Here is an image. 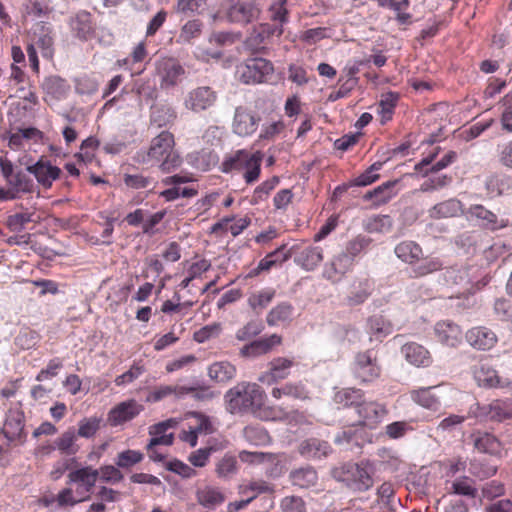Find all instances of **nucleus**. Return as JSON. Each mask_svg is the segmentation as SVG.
<instances>
[{
  "mask_svg": "<svg viewBox=\"0 0 512 512\" xmlns=\"http://www.w3.org/2000/svg\"><path fill=\"white\" fill-rule=\"evenodd\" d=\"M174 146L173 134L162 131L151 140L148 149L137 152L136 158L142 164L158 165L162 172H170L182 164V159Z\"/></svg>",
  "mask_w": 512,
  "mask_h": 512,
  "instance_id": "obj_1",
  "label": "nucleus"
},
{
  "mask_svg": "<svg viewBox=\"0 0 512 512\" xmlns=\"http://www.w3.org/2000/svg\"><path fill=\"white\" fill-rule=\"evenodd\" d=\"M477 272L476 267L452 266L441 274L443 285L459 289L457 297L463 296L465 299V303L461 304L463 308L472 307L475 304L473 295L490 281L486 275L478 279Z\"/></svg>",
  "mask_w": 512,
  "mask_h": 512,
  "instance_id": "obj_2",
  "label": "nucleus"
},
{
  "mask_svg": "<svg viewBox=\"0 0 512 512\" xmlns=\"http://www.w3.org/2000/svg\"><path fill=\"white\" fill-rule=\"evenodd\" d=\"M266 400V393L256 383L242 382L225 394L227 410L232 414L251 412Z\"/></svg>",
  "mask_w": 512,
  "mask_h": 512,
  "instance_id": "obj_3",
  "label": "nucleus"
},
{
  "mask_svg": "<svg viewBox=\"0 0 512 512\" xmlns=\"http://www.w3.org/2000/svg\"><path fill=\"white\" fill-rule=\"evenodd\" d=\"M222 9L229 23L240 25L256 21L261 12L256 0H225Z\"/></svg>",
  "mask_w": 512,
  "mask_h": 512,
  "instance_id": "obj_4",
  "label": "nucleus"
},
{
  "mask_svg": "<svg viewBox=\"0 0 512 512\" xmlns=\"http://www.w3.org/2000/svg\"><path fill=\"white\" fill-rule=\"evenodd\" d=\"M273 71L272 63L264 58L248 59L237 67L239 79L245 84L265 82Z\"/></svg>",
  "mask_w": 512,
  "mask_h": 512,
  "instance_id": "obj_5",
  "label": "nucleus"
},
{
  "mask_svg": "<svg viewBox=\"0 0 512 512\" xmlns=\"http://www.w3.org/2000/svg\"><path fill=\"white\" fill-rule=\"evenodd\" d=\"M373 468L368 462L350 464L343 471L342 481L353 491H367L373 485Z\"/></svg>",
  "mask_w": 512,
  "mask_h": 512,
  "instance_id": "obj_6",
  "label": "nucleus"
},
{
  "mask_svg": "<svg viewBox=\"0 0 512 512\" xmlns=\"http://www.w3.org/2000/svg\"><path fill=\"white\" fill-rule=\"evenodd\" d=\"M452 391L453 389L448 386L436 385L412 389L409 392V396L410 399L420 407L437 411L441 407L443 396Z\"/></svg>",
  "mask_w": 512,
  "mask_h": 512,
  "instance_id": "obj_7",
  "label": "nucleus"
},
{
  "mask_svg": "<svg viewBox=\"0 0 512 512\" xmlns=\"http://www.w3.org/2000/svg\"><path fill=\"white\" fill-rule=\"evenodd\" d=\"M357 415V419L351 421V426H365L373 429L382 421L386 414V409L381 404L373 401H362L354 408L352 415Z\"/></svg>",
  "mask_w": 512,
  "mask_h": 512,
  "instance_id": "obj_8",
  "label": "nucleus"
},
{
  "mask_svg": "<svg viewBox=\"0 0 512 512\" xmlns=\"http://www.w3.org/2000/svg\"><path fill=\"white\" fill-rule=\"evenodd\" d=\"M355 377L362 382H372L381 374L376 354L372 350L360 352L355 356L353 364Z\"/></svg>",
  "mask_w": 512,
  "mask_h": 512,
  "instance_id": "obj_9",
  "label": "nucleus"
},
{
  "mask_svg": "<svg viewBox=\"0 0 512 512\" xmlns=\"http://www.w3.org/2000/svg\"><path fill=\"white\" fill-rule=\"evenodd\" d=\"M217 101V93L209 86H200L190 90L184 97L186 109L200 113L206 111Z\"/></svg>",
  "mask_w": 512,
  "mask_h": 512,
  "instance_id": "obj_10",
  "label": "nucleus"
},
{
  "mask_svg": "<svg viewBox=\"0 0 512 512\" xmlns=\"http://www.w3.org/2000/svg\"><path fill=\"white\" fill-rule=\"evenodd\" d=\"M67 484H76L78 495H84L88 499L98 479V470L92 466H82L68 473Z\"/></svg>",
  "mask_w": 512,
  "mask_h": 512,
  "instance_id": "obj_11",
  "label": "nucleus"
},
{
  "mask_svg": "<svg viewBox=\"0 0 512 512\" xmlns=\"http://www.w3.org/2000/svg\"><path fill=\"white\" fill-rule=\"evenodd\" d=\"M474 378L480 387L512 389V378L499 375L497 370L487 364L475 368Z\"/></svg>",
  "mask_w": 512,
  "mask_h": 512,
  "instance_id": "obj_12",
  "label": "nucleus"
},
{
  "mask_svg": "<svg viewBox=\"0 0 512 512\" xmlns=\"http://www.w3.org/2000/svg\"><path fill=\"white\" fill-rule=\"evenodd\" d=\"M26 170L35 177L39 185L46 189L50 188L61 174L60 168L52 165L51 162L44 157H41L33 164L27 165Z\"/></svg>",
  "mask_w": 512,
  "mask_h": 512,
  "instance_id": "obj_13",
  "label": "nucleus"
},
{
  "mask_svg": "<svg viewBox=\"0 0 512 512\" xmlns=\"http://www.w3.org/2000/svg\"><path fill=\"white\" fill-rule=\"evenodd\" d=\"M25 416L20 408H11L6 414L3 433L9 441L19 440L24 442L26 433L24 431Z\"/></svg>",
  "mask_w": 512,
  "mask_h": 512,
  "instance_id": "obj_14",
  "label": "nucleus"
},
{
  "mask_svg": "<svg viewBox=\"0 0 512 512\" xmlns=\"http://www.w3.org/2000/svg\"><path fill=\"white\" fill-rule=\"evenodd\" d=\"M465 339L471 347L480 351L492 349L498 341L496 333L485 326L469 329L465 334Z\"/></svg>",
  "mask_w": 512,
  "mask_h": 512,
  "instance_id": "obj_15",
  "label": "nucleus"
},
{
  "mask_svg": "<svg viewBox=\"0 0 512 512\" xmlns=\"http://www.w3.org/2000/svg\"><path fill=\"white\" fill-rule=\"evenodd\" d=\"M434 333L437 340L448 347L459 346L463 339L461 327L451 320L437 322L434 326Z\"/></svg>",
  "mask_w": 512,
  "mask_h": 512,
  "instance_id": "obj_16",
  "label": "nucleus"
},
{
  "mask_svg": "<svg viewBox=\"0 0 512 512\" xmlns=\"http://www.w3.org/2000/svg\"><path fill=\"white\" fill-rule=\"evenodd\" d=\"M352 256L341 252L327 262L323 269V277L332 283L339 282L353 265Z\"/></svg>",
  "mask_w": 512,
  "mask_h": 512,
  "instance_id": "obj_17",
  "label": "nucleus"
},
{
  "mask_svg": "<svg viewBox=\"0 0 512 512\" xmlns=\"http://www.w3.org/2000/svg\"><path fill=\"white\" fill-rule=\"evenodd\" d=\"M260 117L252 111L238 107L235 110L233 131L235 134L245 137L252 135L258 128Z\"/></svg>",
  "mask_w": 512,
  "mask_h": 512,
  "instance_id": "obj_18",
  "label": "nucleus"
},
{
  "mask_svg": "<svg viewBox=\"0 0 512 512\" xmlns=\"http://www.w3.org/2000/svg\"><path fill=\"white\" fill-rule=\"evenodd\" d=\"M144 406L134 399L123 401L109 412V422L113 426L121 425L137 417Z\"/></svg>",
  "mask_w": 512,
  "mask_h": 512,
  "instance_id": "obj_19",
  "label": "nucleus"
},
{
  "mask_svg": "<svg viewBox=\"0 0 512 512\" xmlns=\"http://www.w3.org/2000/svg\"><path fill=\"white\" fill-rule=\"evenodd\" d=\"M467 214L478 220L479 225L485 229L496 231L508 226L509 221L505 218H498L492 211L486 209L482 205H472Z\"/></svg>",
  "mask_w": 512,
  "mask_h": 512,
  "instance_id": "obj_20",
  "label": "nucleus"
},
{
  "mask_svg": "<svg viewBox=\"0 0 512 512\" xmlns=\"http://www.w3.org/2000/svg\"><path fill=\"white\" fill-rule=\"evenodd\" d=\"M178 421L174 418L161 421L149 427V448L152 446H171L173 444L174 435L169 430L174 429Z\"/></svg>",
  "mask_w": 512,
  "mask_h": 512,
  "instance_id": "obj_21",
  "label": "nucleus"
},
{
  "mask_svg": "<svg viewBox=\"0 0 512 512\" xmlns=\"http://www.w3.org/2000/svg\"><path fill=\"white\" fill-rule=\"evenodd\" d=\"M293 364V361L288 358H275L269 363V370L258 377V381L266 385H272L283 380L289 376Z\"/></svg>",
  "mask_w": 512,
  "mask_h": 512,
  "instance_id": "obj_22",
  "label": "nucleus"
},
{
  "mask_svg": "<svg viewBox=\"0 0 512 512\" xmlns=\"http://www.w3.org/2000/svg\"><path fill=\"white\" fill-rule=\"evenodd\" d=\"M406 361L415 367H429L432 363L430 352L422 345L410 342L406 343L401 348Z\"/></svg>",
  "mask_w": 512,
  "mask_h": 512,
  "instance_id": "obj_23",
  "label": "nucleus"
},
{
  "mask_svg": "<svg viewBox=\"0 0 512 512\" xmlns=\"http://www.w3.org/2000/svg\"><path fill=\"white\" fill-rule=\"evenodd\" d=\"M461 214H463V204L456 198L436 203L428 210V215L432 219L452 218Z\"/></svg>",
  "mask_w": 512,
  "mask_h": 512,
  "instance_id": "obj_24",
  "label": "nucleus"
},
{
  "mask_svg": "<svg viewBox=\"0 0 512 512\" xmlns=\"http://www.w3.org/2000/svg\"><path fill=\"white\" fill-rule=\"evenodd\" d=\"M298 451L306 459L317 460L326 457L330 453L331 447L326 441L309 438L300 443Z\"/></svg>",
  "mask_w": 512,
  "mask_h": 512,
  "instance_id": "obj_25",
  "label": "nucleus"
},
{
  "mask_svg": "<svg viewBox=\"0 0 512 512\" xmlns=\"http://www.w3.org/2000/svg\"><path fill=\"white\" fill-rule=\"evenodd\" d=\"M158 73L160 76L161 88L167 89L180 82L181 77L184 74V69L180 64L169 60L159 65Z\"/></svg>",
  "mask_w": 512,
  "mask_h": 512,
  "instance_id": "obj_26",
  "label": "nucleus"
},
{
  "mask_svg": "<svg viewBox=\"0 0 512 512\" xmlns=\"http://www.w3.org/2000/svg\"><path fill=\"white\" fill-rule=\"evenodd\" d=\"M323 260V251L318 246H306L295 256V263L306 271L314 270Z\"/></svg>",
  "mask_w": 512,
  "mask_h": 512,
  "instance_id": "obj_27",
  "label": "nucleus"
},
{
  "mask_svg": "<svg viewBox=\"0 0 512 512\" xmlns=\"http://www.w3.org/2000/svg\"><path fill=\"white\" fill-rule=\"evenodd\" d=\"M197 502L206 509H215L221 505L225 496L218 487L205 485L196 490Z\"/></svg>",
  "mask_w": 512,
  "mask_h": 512,
  "instance_id": "obj_28",
  "label": "nucleus"
},
{
  "mask_svg": "<svg viewBox=\"0 0 512 512\" xmlns=\"http://www.w3.org/2000/svg\"><path fill=\"white\" fill-rule=\"evenodd\" d=\"M70 27L77 38L88 40L94 32L91 14L86 11L78 12L70 20Z\"/></svg>",
  "mask_w": 512,
  "mask_h": 512,
  "instance_id": "obj_29",
  "label": "nucleus"
},
{
  "mask_svg": "<svg viewBox=\"0 0 512 512\" xmlns=\"http://www.w3.org/2000/svg\"><path fill=\"white\" fill-rule=\"evenodd\" d=\"M42 89L51 100L60 101L67 97L70 86L59 76H49L44 79Z\"/></svg>",
  "mask_w": 512,
  "mask_h": 512,
  "instance_id": "obj_30",
  "label": "nucleus"
},
{
  "mask_svg": "<svg viewBox=\"0 0 512 512\" xmlns=\"http://www.w3.org/2000/svg\"><path fill=\"white\" fill-rule=\"evenodd\" d=\"M474 447L482 453L495 455L500 452L501 443L491 433L476 431L471 435Z\"/></svg>",
  "mask_w": 512,
  "mask_h": 512,
  "instance_id": "obj_31",
  "label": "nucleus"
},
{
  "mask_svg": "<svg viewBox=\"0 0 512 512\" xmlns=\"http://www.w3.org/2000/svg\"><path fill=\"white\" fill-rule=\"evenodd\" d=\"M287 0H277L271 4L269 12L270 18L275 23L271 28L272 35L281 36L284 32L283 25L288 22Z\"/></svg>",
  "mask_w": 512,
  "mask_h": 512,
  "instance_id": "obj_32",
  "label": "nucleus"
},
{
  "mask_svg": "<svg viewBox=\"0 0 512 512\" xmlns=\"http://www.w3.org/2000/svg\"><path fill=\"white\" fill-rule=\"evenodd\" d=\"M397 181H387L364 195L365 200H372L375 206L389 202L397 192L394 190Z\"/></svg>",
  "mask_w": 512,
  "mask_h": 512,
  "instance_id": "obj_33",
  "label": "nucleus"
},
{
  "mask_svg": "<svg viewBox=\"0 0 512 512\" xmlns=\"http://www.w3.org/2000/svg\"><path fill=\"white\" fill-rule=\"evenodd\" d=\"M363 399V393L360 389L344 388L335 393L334 401L337 404L347 408V415L352 416L354 408L359 405Z\"/></svg>",
  "mask_w": 512,
  "mask_h": 512,
  "instance_id": "obj_34",
  "label": "nucleus"
},
{
  "mask_svg": "<svg viewBox=\"0 0 512 512\" xmlns=\"http://www.w3.org/2000/svg\"><path fill=\"white\" fill-rule=\"evenodd\" d=\"M485 186L490 197H498L512 189V178L505 174L492 175L487 178Z\"/></svg>",
  "mask_w": 512,
  "mask_h": 512,
  "instance_id": "obj_35",
  "label": "nucleus"
},
{
  "mask_svg": "<svg viewBox=\"0 0 512 512\" xmlns=\"http://www.w3.org/2000/svg\"><path fill=\"white\" fill-rule=\"evenodd\" d=\"M394 252L403 262L413 264L422 256V248L414 241H402L396 245Z\"/></svg>",
  "mask_w": 512,
  "mask_h": 512,
  "instance_id": "obj_36",
  "label": "nucleus"
},
{
  "mask_svg": "<svg viewBox=\"0 0 512 512\" xmlns=\"http://www.w3.org/2000/svg\"><path fill=\"white\" fill-rule=\"evenodd\" d=\"M292 484L300 488L314 486L318 480L316 470L311 466L296 469L290 473Z\"/></svg>",
  "mask_w": 512,
  "mask_h": 512,
  "instance_id": "obj_37",
  "label": "nucleus"
},
{
  "mask_svg": "<svg viewBox=\"0 0 512 512\" xmlns=\"http://www.w3.org/2000/svg\"><path fill=\"white\" fill-rule=\"evenodd\" d=\"M208 375L217 382H227L236 375V368L227 361L215 362L209 366Z\"/></svg>",
  "mask_w": 512,
  "mask_h": 512,
  "instance_id": "obj_38",
  "label": "nucleus"
},
{
  "mask_svg": "<svg viewBox=\"0 0 512 512\" xmlns=\"http://www.w3.org/2000/svg\"><path fill=\"white\" fill-rule=\"evenodd\" d=\"M271 395L277 400L281 399L282 397H290L303 400L308 397V392L306 391L304 385L301 383H287L282 387L273 388Z\"/></svg>",
  "mask_w": 512,
  "mask_h": 512,
  "instance_id": "obj_39",
  "label": "nucleus"
},
{
  "mask_svg": "<svg viewBox=\"0 0 512 512\" xmlns=\"http://www.w3.org/2000/svg\"><path fill=\"white\" fill-rule=\"evenodd\" d=\"M393 325L386 321L383 316L374 315L367 321V331L376 340H380L393 332Z\"/></svg>",
  "mask_w": 512,
  "mask_h": 512,
  "instance_id": "obj_40",
  "label": "nucleus"
},
{
  "mask_svg": "<svg viewBox=\"0 0 512 512\" xmlns=\"http://www.w3.org/2000/svg\"><path fill=\"white\" fill-rule=\"evenodd\" d=\"M275 294V289L269 287L254 291L248 297V305L254 311H262L272 302Z\"/></svg>",
  "mask_w": 512,
  "mask_h": 512,
  "instance_id": "obj_41",
  "label": "nucleus"
},
{
  "mask_svg": "<svg viewBox=\"0 0 512 512\" xmlns=\"http://www.w3.org/2000/svg\"><path fill=\"white\" fill-rule=\"evenodd\" d=\"M293 313V306L288 302H282L273 307L266 317V322L269 326H276L283 322L291 320Z\"/></svg>",
  "mask_w": 512,
  "mask_h": 512,
  "instance_id": "obj_42",
  "label": "nucleus"
},
{
  "mask_svg": "<svg viewBox=\"0 0 512 512\" xmlns=\"http://www.w3.org/2000/svg\"><path fill=\"white\" fill-rule=\"evenodd\" d=\"M251 154L252 153H249L247 150L241 149L227 155L221 164L222 171L224 173H229L234 170H243L245 163H247L248 157H250Z\"/></svg>",
  "mask_w": 512,
  "mask_h": 512,
  "instance_id": "obj_43",
  "label": "nucleus"
},
{
  "mask_svg": "<svg viewBox=\"0 0 512 512\" xmlns=\"http://www.w3.org/2000/svg\"><path fill=\"white\" fill-rule=\"evenodd\" d=\"M291 256V252H289L286 249V245L283 244L274 251L267 254L263 259H261L257 269L260 271H267L276 263H282L288 260Z\"/></svg>",
  "mask_w": 512,
  "mask_h": 512,
  "instance_id": "obj_44",
  "label": "nucleus"
},
{
  "mask_svg": "<svg viewBox=\"0 0 512 512\" xmlns=\"http://www.w3.org/2000/svg\"><path fill=\"white\" fill-rule=\"evenodd\" d=\"M7 184L16 194L30 193L34 188L33 180L23 170H16Z\"/></svg>",
  "mask_w": 512,
  "mask_h": 512,
  "instance_id": "obj_45",
  "label": "nucleus"
},
{
  "mask_svg": "<svg viewBox=\"0 0 512 512\" xmlns=\"http://www.w3.org/2000/svg\"><path fill=\"white\" fill-rule=\"evenodd\" d=\"M271 31L269 25H261L258 29L253 30L245 41L246 48L254 52L264 49L265 39L272 35Z\"/></svg>",
  "mask_w": 512,
  "mask_h": 512,
  "instance_id": "obj_46",
  "label": "nucleus"
},
{
  "mask_svg": "<svg viewBox=\"0 0 512 512\" xmlns=\"http://www.w3.org/2000/svg\"><path fill=\"white\" fill-rule=\"evenodd\" d=\"M77 435L74 429H68L55 440V447L62 454L75 455L79 447L75 444Z\"/></svg>",
  "mask_w": 512,
  "mask_h": 512,
  "instance_id": "obj_47",
  "label": "nucleus"
},
{
  "mask_svg": "<svg viewBox=\"0 0 512 512\" xmlns=\"http://www.w3.org/2000/svg\"><path fill=\"white\" fill-rule=\"evenodd\" d=\"M262 159L263 155L259 151L252 153L251 156L248 157L247 163H245L243 169L245 170L243 177L247 184H251L259 178L261 172Z\"/></svg>",
  "mask_w": 512,
  "mask_h": 512,
  "instance_id": "obj_48",
  "label": "nucleus"
},
{
  "mask_svg": "<svg viewBox=\"0 0 512 512\" xmlns=\"http://www.w3.org/2000/svg\"><path fill=\"white\" fill-rule=\"evenodd\" d=\"M363 227L369 233H386L392 228V220L388 215H375L367 218Z\"/></svg>",
  "mask_w": 512,
  "mask_h": 512,
  "instance_id": "obj_49",
  "label": "nucleus"
},
{
  "mask_svg": "<svg viewBox=\"0 0 512 512\" xmlns=\"http://www.w3.org/2000/svg\"><path fill=\"white\" fill-rule=\"evenodd\" d=\"M176 119L175 110L169 105H160L154 108L151 114V122L161 128Z\"/></svg>",
  "mask_w": 512,
  "mask_h": 512,
  "instance_id": "obj_50",
  "label": "nucleus"
},
{
  "mask_svg": "<svg viewBox=\"0 0 512 512\" xmlns=\"http://www.w3.org/2000/svg\"><path fill=\"white\" fill-rule=\"evenodd\" d=\"M244 438L255 446L265 445L270 442V436L268 432L261 426L249 425L243 430Z\"/></svg>",
  "mask_w": 512,
  "mask_h": 512,
  "instance_id": "obj_51",
  "label": "nucleus"
},
{
  "mask_svg": "<svg viewBox=\"0 0 512 512\" xmlns=\"http://www.w3.org/2000/svg\"><path fill=\"white\" fill-rule=\"evenodd\" d=\"M492 421L502 422L512 418V399H496L492 402Z\"/></svg>",
  "mask_w": 512,
  "mask_h": 512,
  "instance_id": "obj_52",
  "label": "nucleus"
},
{
  "mask_svg": "<svg viewBox=\"0 0 512 512\" xmlns=\"http://www.w3.org/2000/svg\"><path fill=\"white\" fill-rule=\"evenodd\" d=\"M252 414L263 421H279L287 418L283 409L265 405V402L259 405Z\"/></svg>",
  "mask_w": 512,
  "mask_h": 512,
  "instance_id": "obj_53",
  "label": "nucleus"
},
{
  "mask_svg": "<svg viewBox=\"0 0 512 512\" xmlns=\"http://www.w3.org/2000/svg\"><path fill=\"white\" fill-rule=\"evenodd\" d=\"M144 458L143 453L138 450H124L117 455L115 464L120 469H129L140 463Z\"/></svg>",
  "mask_w": 512,
  "mask_h": 512,
  "instance_id": "obj_54",
  "label": "nucleus"
},
{
  "mask_svg": "<svg viewBox=\"0 0 512 512\" xmlns=\"http://www.w3.org/2000/svg\"><path fill=\"white\" fill-rule=\"evenodd\" d=\"M86 500H88L86 496L78 495L76 489L73 490L70 487L62 489L56 496V502L60 507H73Z\"/></svg>",
  "mask_w": 512,
  "mask_h": 512,
  "instance_id": "obj_55",
  "label": "nucleus"
},
{
  "mask_svg": "<svg viewBox=\"0 0 512 512\" xmlns=\"http://www.w3.org/2000/svg\"><path fill=\"white\" fill-rule=\"evenodd\" d=\"M34 44L40 49L44 58H51L53 56V38L44 26H41V31L36 35Z\"/></svg>",
  "mask_w": 512,
  "mask_h": 512,
  "instance_id": "obj_56",
  "label": "nucleus"
},
{
  "mask_svg": "<svg viewBox=\"0 0 512 512\" xmlns=\"http://www.w3.org/2000/svg\"><path fill=\"white\" fill-rule=\"evenodd\" d=\"M273 492V486L264 480L252 481L249 484L241 487V493L247 495V497H253V499H255L260 494H272Z\"/></svg>",
  "mask_w": 512,
  "mask_h": 512,
  "instance_id": "obj_57",
  "label": "nucleus"
},
{
  "mask_svg": "<svg viewBox=\"0 0 512 512\" xmlns=\"http://www.w3.org/2000/svg\"><path fill=\"white\" fill-rule=\"evenodd\" d=\"M218 477L228 479L237 473V460L235 456L225 455L216 465Z\"/></svg>",
  "mask_w": 512,
  "mask_h": 512,
  "instance_id": "obj_58",
  "label": "nucleus"
},
{
  "mask_svg": "<svg viewBox=\"0 0 512 512\" xmlns=\"http://www.w3.org/2000/svg\"><path fill=\"white\" fill-rule=\"evenodd\" d=\"M98 470V478L101 481L109 484H117L124 478L120 468L113 465H103Z\"/></svg>",
  "mask_w": 512,
  "mask_h": 512,
  "instance_id": "obj_59",
  "label": "nucleus"
},
{
  "mask_svg": "<svg viewBox=\"0 0 512 512\" xmlns=\"http://www.w3.org/2000/svg\"><path fill=\"white\" fill-rule=\"evenodd\" d=\"M452 492L457 495L475 497L477 489L473 485V481L468 477H461L453 481Z\"/></svg>",
  "mask_w": 512,
  "mask_h": 512,
  "instance_id": "obj_60",
  "label": "nucleus"
},
{
  "mask_svg": "<svg viewBox=\"0 0 512 512\" xmlns=\"http://www.w3.org/2000/svg\"><path fill=\"white\" fill-rule=\"evenodd\" d=\"M443 262L440 258H425L419 265L413 268L416 276H425L442 268Z\"/></svg>",
  "mask_w": 512,
  "mask_h": 512,
  "instance_id": "obj_61",
  "label": "nucleus"
},
{
  "mask_svg": "<svg viewBox=\"0 0 512 512\" xmlns=\"http://www.w3.org/2000/svg\"><path fill=\"white\" fill-rule=\"evenodd\" d=\"M397 100H398V95L393 92H389V93L382 95L379 106H380V114L382 116L383 122L391 119L392 114H393V109L396 105Z\"/></svg>",
  "mask_w": 512,
  "mask_h": 512,
  "instance_id": "obj_62",
  "label": "nucleus"
},
{
  "mask_svg": "<svg viewBox=\"0 0 512 512\" xmlns=\"http://www.w3.org/2000/svg\"><path fill=\"white\" fill-rule=\"evenodd\" d=\"M208 0H177V11L181 13H203Z\"/></svg>",
  "mask_w": 512,
  "mask_h": 512,
  "instance_id": "obj_63",
  "label": "nucleus"
},
{
  "mask_svg": "<svg viewBox=\"0 0 512 512\" xmlns=\"http://www.w3.org/2000/svg\"><path fill=\"white\" fill-rule=\"evenodd\" d=\"M100 421L96 417L84 418L79 421L77 436L91 438L98 431Z\"/></svg>",
  "mask_w": 512,
  "mask_h": 512,
  "instance_id": "obj_64",
  "label": "nucleus"
}]
</instances>
